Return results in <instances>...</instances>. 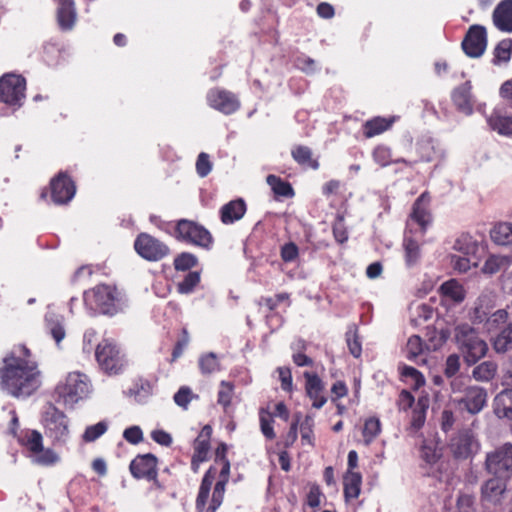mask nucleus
<instances>
[{"mask_svg": "<svg viewBox=\"0 0 512 512\" xmlns=\"http://www.w3.org/2000/svg\"><path fill=\"white\" fill-rule=\"evenodd\" d=\"M372 157L375 163H377L381 167H387L392 163H405L410 166L412 165L404 158L393 159L391 149L385 145L376 146L373 149Z\"/></svg>", "mask_w": 512, "mask_h": 512, "instance_id": "35", "label": "nucleus"}, {"mask_svg": "<svg viewBox=\"0 0 512 512\" xmlns=\"http://www.w3.org/2000/svg\"><path fill=\"white\" fill-rule=\"evenodd\" d=\"M152 394V387L148 381L138 380L127 391V395L137 403H145Z\"/></svg>", "mask_w": 512, "mask_h": 512, "instance_id": "38", "label": "nucleus"}, {"mask_svg": "<svg viewBox=\"0 0 512 512\" xmlns=\"http://www.w3.org/2000/svg\"><path fill=\"white\" fill-rule=\"evenodd\" d=\"M199 367L203 374H211L220 369L218 358L214 353H207L200 357Z\"/></svg>", "mask_w": 512, "mask_h": 512, "instance_id": "51", "label": "nucleus"}, {"mask_svg": "<svg viewBox=\"0 0 512 512\" xmlns=\"http://www.w3.org/2000/svg\"><path fill=\"white\" fill-rule=\"evenodd\" d=\"M225 450V445H221V447L217 449L218 458L214 467L217 469L216 466H220L219 479L214 485L209 507L207 508L206 512H216V510L221 506L223 502L225 487L228 482L230 473V463L224 456Z\"/></svg>", "mask_w": 512, "mask_h": 512, "instance_id": "11", "label": "nucleus"}, {"mask_svg": "<svg viewBox=\"0 0 512 512\" xmlns=\"http://www.w3.org/2000/svg\"><path fill=\"white\" fill-rule=\"evenodd\" d=\"M344 495L346 500L358 498L361 491L362 477L355 471H347L344 479Z\"/></svg>", "mask_w": 512, "mask_h": 512, "instance_id": "31", "label": "nucleus"}, {"mask_svg": "<svg viewBox=\"0 0 512 512\" xmlns=\"http://www.w3.org/2000/svg\"><path fill=\"white\" fill-rule=\"evenodd\" d=\"M134 249L143 259L157 262L169 255L168 245L148 233H140L134 241Z\"/></svg>", "mask_w": 512, "mask_h": 512, "instance_id": "9", "label": "nucleus"}, {"mask_svg": "<svg viewBox=\"0 0 512 512\" xmlns=\"http://www.w3.org/2000/svg\"><path fill=\"white\" fill-rule=\"evenodd\" d=\"M403 247L406 265L408 267L416 265L420 259V247L417 240L406 233L403 240Z\"/></svg>", "mask_w": 512, "mask_h": 512, "instance_id": "37", "label": "nucleus"}, {"mask_svg": "<svg viewBox=\"0 0 512 512\" xmlns=\"http://www.w3.org/2000/svg\"><path fill=\"white\" fill-rule=\"evenodd\" d=\"M430 197L426 193H422L414 202L410 218L407 222V228L409 232L413 231V225L417 224L419 229L415 232L419 233L420 236L426 231L428 224L431 222V214L429 212Z\"/></svg>", "mask_w": 512, "mask_h": 512, "instance_id": "13", "label": "nucleus"}, {"mask_svg": "<svg viewBox=\"0 0 512 512\" xmlns=\"http://www.w3.org/2000/svg\"><path fill=\"white\" fill-rule=\"evenodd\" d=\"M246 213V204L243 199L232 200L220 209V219L223 224L229 225L243 218Z\"/></svg>", "mask_w": 512, "mask_h": 512, "instance_id": "24", "label": "nucleus"}, {"mask_svg": "<svg viewBox=\"0 0 512 512\" xmlns=\"http://www.w3.org/2000/svg\"><path fill=\"white\" fill-rule=\"evenodd\" d=\"M75 192L74 183L65 173H59L51 180V198L55 204L68 203L74 197Z\"/></svg>", "mask_w": 512, "mask_h": 512, "instance_id": "18", "label": "nucleus"}, {"mask_svg": "<svg viewBox=\"0 0 512 512\" xmlns=\"http://www.w3.org/2000/svg\"><path fill=\"white\" fill-rule=\"evenodd\" d=\"M300 432H301V440L303 444H308L310 446H314V436H313V427L314 420L313 417L307 415L305 419L299 423Z\"/></svg>", "mask_w": 512, "mask_h": 512, "instance_id": "52", "label": "nucleus"}, {"mask_svg": "<svg viewBox=\"0 0 512 512\" xmlns=\"http://www.w3.org/2000/svg\"><path fill=\"white\" fill-rule=\"evenodd\" d=\"M494 412L499 418L512 420V388H506L494 399Z\"/></svg>", "mask_w": 512, "mask_h": 512, "instance_id": "27", "label": "nucleus"}, {"mask_svg": "<svg viewBox=\"0 0 512 512\" xmlns=\"http://www.w3.org/2000/svg\"><path fill=\"white\" fill-rule=\"evenodd\" d=\"M292 157L293 159L302 166L312 168L314 170L318 169L319 163L317 160L312 158V151L307 146H296L292 149Z\"/></svg>", "mask_w": 512, "mask_h": 512, "instance_id": "36", "label": "nucleus"}, {"mask_svg": "<svg viewBox=\"0 0 512 512\" xmlns=\"http://www.w3.org/2000/svg\"><path fill=\"white\" fill-rule=\"evenodd\" d=\"M508 478L495 476L488 479L481 486V502L484 505H499L502 503L506 490Z\"/></svg>", "mask_w": 512, "mask_h": 512, "instance_id": "15", "label": "nucleus"}, {"mask_svg": "<svg viewBox=\"0 0 512 512\" xmlns=\"http://www.w3.org/2000/svg\"><path fill=\"white\" fill-rule=\"evenodd\" d=\"M346 341H347V345H348L350 353L355 358H359L362 353V345L358 339L356 331L349 330L346 333Z\"/></svg>", "mask_w": 512, "mask_h": 512, "instance_id": "59", "label": "nucleus"}, {"mask_svg": "<svg viewBox=\"0 0 512 512\" xmlns=\"http://www.w3.org/2000/svg\"><path fill=\"white\" fill-rule=\"evenodd\" d=\"M280 255L284 262H292L297 259L299 249L295 243L289 242L281 247Z\"/></svg>", "mask_w": 512, "mask_h": 512, "instance_id": "62", "label": "nucleus"}, {"mask_svg": "<svg viewBox=\"0 0 512 512\" xmlns=\"http://www.w3.org/2000/svg\"><path fill=\"white\" fill-rule=\"evenodd\" d=\"M394 122V118L375 117L364 124V135L372 138L388 130Z\"/></svg>", "mask_w": 512, "mask_h": 512, "instance_id": "34", "label": "nucleus"}, {"mask_svg": "<svg viewBox=\"0 0 512 512\" xmlns=\"http://www.w3.org/2000/svg\"><path fill=\"white\" fill-rule=\"evenodd\" d=\"M451 264L455 270L460 273L467 272L472 266L477 265V259L475 256L471 255H459L452 254L451 255Z\"/></svg>", "mask_w": 512, "mask_h": 512, "instance_id": "47", "label": "nucleus"}, {"mask_svg": "<svg viewBox=\"0 0 512 512\" xmlns=\"http://www.w3.org/2000/svg\"><path fill=\"white\" fill-rule=\"evenodd\" d=\"M454 402L470 414L479 413L487 402L486 390L479 386H470L464 390V394L455 398Z\"/></svg>", "mask_w": 512, "mask_h": 512, "instance_id": "16", "label": "nucleus"}, {"mask_svg": "<svg viewBox=\"0 0 512 512\" xmlns=\"http://www.w3.org/2000/svg\"><path fill=\"white\" fill-rule=\"evenodd\" d=\"M423 352V342L417 335L411 336L406 344V356L410 360L416 359Z\"/></svg>", "mask_w": 512, "mask_h": 512, "instance_id": "54", "label": "nucleus"}, {"mask_svg": "<svg viewBox=\"0 0 512 512\" xmlns=\"http://www.w3.org/2000/svg\"><path fill=\"white\" fill-rule=\"evenodd\" d=\"M95 357L101 369L110 375L122 372L127 363L120 349L107 339L97 345Z\"/></svg>", "mask_w": 512, "mask_h": 512, "instance_id": "6", "label": "nucleus"}, {"mask_svg": "<svg viewBox=\"0 0 512 512\" xmlns=\"http://www.w3.org/2000/svg\"><path fill=\"white\" fill-rule=\"evenodd\" d=\"M207 102L211 108L225 115L236 112L240 107V102L234 93L220 88L209 90Z\"/></svg>", "mask_w": 512, "mask_h": 512, "instance_id": "14", "label": "nucleus"}, {"mask_svg": "<svg viewBox=\"0 0 512 512\" xmlns=\"http://www.w3.org/2000/svg\"><path fill=\"white\" fill-rule=\"evenodd\" d=\"M217 474L218 469L215 467H210L204 474L196 498V509L198 512H206L207 508L209 507V505H207L209 495Z\"/></svg>", "mask_w": 512, "mask_h": 512, "instance_id": "23", "label": "nucleus"}, {"mask_svg": "<svg viewBox=\"0 0 512 512\" xmlns=\"http://www.w3.org/2000/svg\"><path fill=\"white\" fill-rule=\"evenodd\" d=\"M45 435L54 446L65 445L69 438V421L66 415L54 406H50L43 416Z\"/></svg>", "mask_w": 512, "mask_h": 512, "instance_id": "5", "label": "nucleus"}, {"mask_svg": "<svg viewBox=\"0 0 512 512\" xmlns=\"http://www.w3.org/2000/svg\"><path fill=\"white\" fill-rule=\"evenodd\" d=\"M440 293L446 301L453 303H461L466 296V292L462 284L455 279L444 282L440 288Z\"/></svg>", "mask_w": 512, "mask_h": 512, "instance_id": "28", "label": "nucleus"}, {"mask_svg": "<svg viewBox=\"0 0 512 512\" xmlns=\"http://www.w3.org/2000/svg\"><path fill=\"white\" fill-rule=\"evenodd\" d=\"M471 83L469 81L457 87L452 94V99L457 109L465 115L473 112V100L471 95Z\"/></svg>", "mask_w": 512, "mask_h": 512, "instance_id": "25", "label": "nucleus"}, {"mask_svg": "<svg viewBox=\"0 0 512 512\" xmlns=\"http://www.w3.org/2000/svg\"><path fill=\"white\" fill-rule=\"evenodd\" d=\"M175 238L179 241L209 250L213 244L211 233L201 224L180 219L175 225Z\"/></svg>", "mask_w": 512, "mask_h": 512, "instance_id": "4", "label": "nucleus"}, {"mask_svg": "<svg viewBox=\"0 0 512 512\" xmlns=\"http://www.w3.org/2000/svg\"><path fill=\"white\" fill-rule=\"evenodd\" d=\"M196 263L197 258L188 252L181 253L174 259V267L178 271H186L194 267Z\"/></svg>", "mask_w": 512, "mask_h": 512, "instance_id": "56", "label": "nucleus"}, {"mask_svg": "<svg viewBox=\"0 0 512 512\" xmlns=\"http://www.w3.org/2000/svg\"><path fill=\"white\" fill-rule=\"evenodd\" d=\"M234 396V385L231 382L222 381L218 391L217 402L227 413L230 410L231 402Z\"/></svg>", "mask_w": 512, "mask_h": 512, "instance_id": "44", "label": "nucleus"}, {"mask_svg": "<svg viewBox=\"0 0 512 512\" xmlns=\"http://www.w3.org/2000/svg\"><path fill=\"white\" fill-rule=\"evenodd\" d=\"M259 420H260V429H261V432L263 433V435L267 439H270V440L274 439L276 434H275L274 428H273L274 420H273L272 414L269 411H267L266 409L262 408L259 411Z\"/></svg>", "mask_w": 512, "mask_h": 512, "instance_id": "49", "label": "nucleus"}, {"mask_svg": "<svg viewBox=\"0 0 512 512\" xmlns=\"http://www.w3.org/2000/svg\"><path fill=\"white\" fill-rule=\"evenodd\" d=\"M487 45L486 29L480 25H473L469 28L464 40L462 48L469 57H480Z\"/></svg>", "mask_w": 512, "mask_h": 512, "instance_id": "17", "label": "nucleus"}, {"mask_svg": "<svg viewBox=\"0 0 512 512\" xmlns=\"http://www.w3.org/2000/svg\"><path fill=\"white\" fill-rule=\"evenodd\" d=\"M91 392L88 377L78 371L68 373L55 387L56 401L65 407L73 408Z\"/></svg>", "mask_w": 512, "mask_h": 512, "instance_id": "2", "label": "nucleus"}, {"mask_svg": "<svg viewBox=\"0 0 512 512\" xmlns=\"http://www.w3.org/2000/svg\"><path fill=\"white\" fill-rule=\"evenodd\" d=\"M494 243L502 246H512V222H499L490 232Z\"/></svg>", "mask_w": 512, "mask_h": 512, "instance_id": "32", "label": "nucleus"}, {"mask_svg": "<svg viewBox=\"0 0 512 512\" xmlns=\"http://www.w3.org/2000/svg\"><path fill=\"white\" fill-rule=\"evenodd\" d=\"M497 369L498 366L494 361H484L473 369L472 375L477 381L487 382L494 378Z\"/></svg>", "mask_w": 512, "mask_h": 512, "instance_id": "40", "label": "nucleus"}, {"mask_svg": "<svg viewBox=\"0 0 512 512\" xmlns=\"http://www.w3.org/2000/svg\"><path fill=\"white\" fill-rule=\"evenodd\" d=\"M124 439L131 444H138L143 440V432L139 426H131L124 430Z\"/></svg>", "mask_w": 512, "mask_h": 512, "instance_id": "63", "label": "nucleus"}, {"mask_svg": "<svg viewBox=\"0 0 512 512\" xmlns=\"http://www.w3.org/2000/svg\"><path fill=\"white\" fill-rule=\"evenodd\" d=\"M85 302L102 314L113 315L117 311L118 295L114 287L101 284L84 294Z\"/></svg>", "mask_w": 512, "mask_h": 512, "instance_id": "7", "label": "nucleus"}, {"mask_svg": "<svg viewBox=\"0 0 512 512\" xmlns=\"http://www.w3.org/2000/svg\"><path fill=\"white\" fill-rule=\"evenodd\" d=\"M512 344V323L504 328L493 340V348L497 353H505Z\"/></svg>", "mask_w": 512, "mask_h": 512, "instance_id": "42", "label": "nucleus"}, {"mask_svg": "<svg viewBox=\"0 0 512 512\" xmlns=\"http://www.w3.org/2000/svg\"><path fill=\"white\" fill-rule=\"evenodd\" d=\"M26 81L23 77L8 74L0 79V101L20 107L25 98Z\"/></svg>", "mask_w": 512, "mask_h": 512, "instance_id": "10", "label": "nucleus"}, {"mask_svg": "<svg viewBox=\"0 0 512 512\" xmlns=\"http://www.w3.org/2000/svg\"><path fill=\"white\" fill-rule=\"evenodd\" d=\"M487 123L499 135L512 137V113L494 109L487 117Z\"/></svg>", "mask_w": 512, "mask_h": 512, "instance_id": "20", "label": "nucleus"}, {"mask_svg": "<svg viewBox=\"0 0 512 512\" xmlns=\"http://www.w3.org/2000/svg\"><path fill=\"white\" fill-rule=\"evenodd\" d=\"M381 432L380 420L376 417L368 418L363 428V437L366 445H369Z\"/></svg>", "mask_w": 512, "mask_h": 512, "instance_id": "48", "label": "nucleus"}, {"mask_svg": "<svg viewBox=\"0 0 512 512\" xmlns=\"http://www.w3.org/2000/svg\"><path fill=\"white\" fill-rule=\"evenodd\" d=\"M493 307V298L490 294H482L475 302V306L470 313V319L474 323H481L487 321V315Z\"/></svg>", "mask_w": 512, "mask_h": 512, "instance_id": "30", "label": "nucleus"}, {"mask_svg": "<svg viewBox=\"0 0 512 512\" xmlns=\"http://www.w3.org/2000/svg\"><path fill=\"white\" fill-rule=\"evenodd\" d=\"M322 498V492L318 485H311L307 494L306 503L311 511L305 509L304 512H315V509L320 506Z\"/></svg>", "mask_w": 512, "mask_h": 512, "instance_id": "57", "label": "nucleus"}, {"mask_svg": "<svg viewBox=\"0 0 512 512\" xmlns=\"http://www.w3.org/2000/svg\"><path fill=\"white\" fill-rule=\"evenodd\" d=\"M418 153L420 161L423 162L441 161L445 158L444 149L432 140H426L419 143Z\"/></svg>", "mask_w": 512, "mask_h": 512, "instance_id": "26", "label": "nucleus"}, {"mask_svg": "<svg viewBox=\"0 0 512 512\" xmlns=\"http://www.w3.org/2000/svg\"><path fill=\"white\" fill-rule=\"evenodd\" d=\"M108 430V422L100 421L94 425L87 426L82 434V440L86 443H91L99 439Z\"/></svg>", "mask_w": 512, "mask_h": 512, "instance_id": "45", "label": "nucleus"}, {"mask_svg": "<svg viewBox=\"0 0 512 512\" xmlns=\"http://www.w3.org/2000/svg\"><path fill=\"white\" fill-rule=\"evenodd\" d=\"M304 377L306 379V393L310 399L323 395L324 385L318 375L305 372Z\"/></svg>", "mask_w": 512, "mask_h": 512, "instance_id": "43", "label": "nucleus"}, {"mask_svg": "<svg viewBox=\"0 0 512 512\" xmlns=\"http://www.w3.org/2000/svg\"><path fill=\"white\" fill-rule=\"evenodd\" d=\"M157 458L152 454L137 456L130 463V472L135 478L154 479L157 475Z\"/></svg>", "mask_w": 512, "mask_h": 512, "instance_id": "19", "label": "nucleus"}, {"mask_svg": "<svg viewBox=\"0 0 512 512\" xmlns=\"http://www.w3.org/2000/svg\"><path fill=\"white\" fill-rule=\"evenodd\" d=\"M453 249L456 252L455 254L475 256L479 246L477 241H475L471 236L461 235L454 242Z\"/></svg>", "mask_w": 512, "mask_h": 512, "instance_id": "39", "label": "nucleus"}, {"mask_svg": "<svg viewBox=\"0 0 512 512\" xmlns=\"http://www.w3.org/2000/svg\"><path fill=\"white\" fill-rule=\"evenodd\" d=\"M512 263V257L508 255H490L482 266L484 274L493 275L506 269Z\"/></svg>", "mask_w": 512, "mask_h": 512, "instance_id": "33", "label": "nucleus"}, {"mask_svg": "<svg viewBox=\"0 0 512 512\" xmlns=\"http://www.w3.org/2000/svg\"><path fill=\"white\" fill-rule=\"evenodd\" d=\"M508 319V312L505 309H499L487 318V329L489 331L498 328L501 324L506 323Z\"/></svg>", "mask_w": 512, "mask_h": 512, "instance_id": "60", "label": "nucleus"}, {"mask_svg": "<svg viewBox=\"0 0 512 512\" xmlns=\"http://www.w3.org/2000/svg\"><path fill=\"white\" fill-rule=\"evenodd\" d=\"M460 369V358L456 354L449 355L446 359L444 373L447 377H454Z\"/></svg>", "mask_w": 512, "mask_h": 512, "instance_id": "64", "label": "nucleus"}, {"mask_svg": "<svg viewBox=\"0 0 512 512\" xmlns=\"http://www.w3.org/2000/svg\"><path fill=\"white\" fill-rule=\"evenodd\" d=\"M29 356V350L20 345L4 358V366L0 369V386L13 397H28L41 385L37 363Z\"/></svg>", "mask_w": 512, "mask_h": 512, "instance_id": "1", "label": "nucleus"}, {"mask_svg": "<svg viewBox=\"0 0 512 512\" xmlns=\"http://www.w3.org/2000/svg\"><path fill=\"white\" fill-rule=\"evenodd\" d=\"M58 3L57 22L61 30H71L76 22L77 13L73 0H55Z\"/></svg>", "mask_w": 512, "mask_h": 512, "instance_id": "22", "label": "nucleus"}, {"mask_svg": "<svg viewBox=\"0 0 512 512\" xmlns=\"http://www.w3.org/2000/svg\"><path fill=\"white\" fill-rule=\"evenodd\" d=\"M212 170V163L207 153L201 152L196 161V172L201 177H206Z\"/></svg>", "mask_w": 512, "mask_h": 512, "instance_id": "58", "label": "nucleus"}, {"mask_svg": "<svg viewBox=\"0 0 512 512\" xmlns=\"http://www.w3.org/2000/svg\"><path fill=\"white\" fill-rule=\"evenodd\" d=\"M485 469L490 474L509 479L512 475V444H504L487 453Z\"/></svg>", "mask_w": 512, "mask_h": 512, "instance_id": "8", "label": "nucleus"}, {"mask_svg": "<svg viewBox=\"0 0 512 512\" xmlns=\"http://www.w3.org/2000/svg\"><path fill=\"white\" fill-rule=\"evenodd\" d=\"M63 321V316L56 314L51 310H49L45 315L46 328L57 344H59L66 335Z\"/></svg>", "mask_w": 512, "mask_h": 512, "instance_id": "29", "label": "nucleus"}, {"mask_svg": "<svg viewBox=\"0 0 512 512\" xmlns=\"http://www.w3.org/2000/svg\"><path fill=\"white\" fill-rule=\"evenodd\" d=\"M200 282V273L197 271H191L187 273L184 277V279L178 283L177 285V291L180 294H190L193 292L195 287Z\"/></svg>", "mask_w": 512, "mask_h": 512, "instance_id": "50", "label": "nucleus"}, {"mask_svg": "<svg viewBox=\"0 0 512 512\" xmlns=\"http://www.w3.org/2000/svg\"><path fill=\"white\" fill-rule=\"evenodd\" d=\"M454 339L459 350L469 364H474L488 351L487 343L481 339L477 331L467 323L458 324L454 329Z\"/></svg>", "mask_w": 512, "mask_h": 512, "instance_id": "3", "label": "nucleus"}, {"mask_svg": "<svg viewBox=\"0 0 512 512\" xmlns=\"http://www.w3.org/2000/svg\"><path fill=\"white\" fill-rule=\"evenodd\" d=\"M198 398L197 395L193 394L192 390L188 386H182L174 394V402L181 408L187 409L192 399Z\"/></svg>", "mask_w": 512, "mask_h": 512, "instance_id": "53", "label": "nucleus"}, {"mask_svg": "<svg viewBox=\"0 0 512 512\" xmlns=\"http://www.w3.org/2000/svg\"><path fill=\"white\" fill-rule=\"evenodd\" d=\"M32 457L33 462L44 466L53 465L59 460L58 455L53 450L44 449L43 447L41 451L35 453Z\"/></svg>", "mask_w": 512, "mask_h": 512, "instance_id": "55", "label": "nucleus"}, {"mask_svg": "<svg viewBox=\"0 0 512 512\" xmlns=\"http://www.w3.org/2000/svg\"><path fill=\"white\" fill-rule=\"evenodd\" d=\"M495 27L502 31L512 32V0L501 1L493 11L492 15Z\"/></svg>", "mask_w": 512, "mask_h": 512, "instance_id": "21", "label": "nucleus"}, {"mask_svg": "<svg viewBox=\"0 0 512 512\" xmlns=\"http://www.w3.org/2000/svg\"><path fill=\"white\" fill-rule=\"evenodd\" d=\"M20 441L33 455L42 450L43 438L36 430L27 432Z\"/></svg>", "mask_w": 512, "mask_h": 512, "instance_id": "46", "label": "nucleus"}, {"mask_svg": "<svg viewBox=\"0 0 512 512\" xmlns=\"http://www.w3.org/2000/svg\"><path fill=\"white\" fill-rule=\"evenodd\" d=\"M266 181L275 195L282 197H292L294 195L292 186L280 177L271 174L267 176Z\"/></svg>", "mask_w": 512, "mask_h": 512, "instance_id": "41", "label": "nucleus"}, {"mask_svg": "<svg viewBox=\"0 0 512 512\" xmlns=\"http://www.w3.org/2000/svg\"><path fill=\"white\" fill-rule=\"evenodd\" d=\"M480 444L471 430H462L451 439L450 450L457 459H467L478 453Z\"/></svg>", "mask_w": 512, "mask_h": 512, "instance_id": "12", "label": "nucleus"}, {"mask_svg": "<svg viewBox=\"0 0 512 512\" xmlns=\"http://www.w3.org/2000/svg\"><path fill=\"white\" fill-rule=\"evenodd\" d=\"M195 453L193 456V463L195 461H204L209 451V441L198 437L194 443Z\"/></svg>", "mask_w": 512, "mask_h": 512, "instance_id": "61", "label": "nucleus"}]
</instances>
